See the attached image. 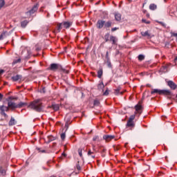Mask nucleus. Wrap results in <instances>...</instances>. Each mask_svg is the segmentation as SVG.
Segmentation results:
<instances>
[{
    "mask_svg": "<svg viewBox=\"0 0 177 177\" xmlns=\"http://www.w3.org/2000/svg\"><path fill=\"white\" fill-rule=\"evenodd\" d=\"M154 93H158V95H164L167 97V99H172L174 97V94L169 90H160L158 88L152 89L151 91V95H154Z\"/></svg>",
    "mask_w": 177,
    "mask_h": 177,
    "instance_id": "1",
    "label": "nucleus"
},
{
    "mask_svg": "<svg viewBox=\"0 0 177 177\" xmlns=\"http://www.w3.org/2000/svg\"><path fill=\"white\" fill-rule=\"evenodd\" d=\"M28 107L32 109V110L41 113V111H42V102L40 100H34L33 102H30Z\"/></svg>",
    "mask_w": 177,
    "mask_h": 177,
    "instance_id": "2",
    "label": "nucleus"
},
{
    "mask_svg": "<svg viewBox=\"0 0 177 177\" xmlns=\"http://www.w3.org/2000/svg\"><path fill=\"white\" fill-rule=\"evenodd\" d=\"M135 115H132L129 118L126 127L127 128H133L135 127V122H133V120H135Z\"/></svg>",
    "mask_w": 177,
    "mask_h": 177,
    "instance_id": "3",
    "label": "nucleus"
},
{
    "mask_svg": "<svg viewBox=\"0 0 177 177\" xmlns=\"http://www.w3.org/2000/svg\"><path fill=\"white\" fill-rule=\"evenodd\" d=\"M61 68L62 65L59 64H51L48 68V70H50L51 71H56V70H60Z\"/></svg>",
    "mask_w": 177,
    "mask_h": 177,
    "instance_id": "4",
    "label": "nucleus"
},
{
    "mask_svg": "<svg viewBox=\"0 0 177 177\" xmlns=\"http://www.w3.org/2000/svg\"><path fill=\"white\" fill-rule=\"evenodd\" d=\"M38 8H39V4L36 3L30 10L27 12V13H29L30 15H34V13L38 10Z\"/></svg>",
    "mask_w": 177,
    "mask_h": 177,
    "instance_id": "5",
    "label": "nucleus"
},
{
    "mask_svg": "<svg viewBox=\"0 0 177 177\" xmlns=\"http://www.w3.org/2000/svg\"><path fill=\"white\" fill-rule=\"evenodd\" d=\"M167 85L169 86L170 89L175 91L177 88V85L172 80L167 81Z\"/></svg>",
    "mask_w": 177,
    "mask_h": 177,
    "instance_id": "6",
    "label": "nucleus"
},
{
    "mask_svg": "<svg viewBox=\"0 0 177 177\" xmlns=\"http://www.w3.org/2000/svg\"><path fill=\"white\" fill-rule=\"evenodd\" d=\"M115 138V136H111V135H104L103 136V139L106 140V142H111L113 139Z\"/></svg>",
    "mask_w": 177,
    "mask_h": 177,
    "instance_id": "7",
    "label": "nucleus"
},
{
    "mask_svg": "<svg viewBox=\"0 0 177 177\" xmlns=\"http://www.w3.org/2000/svg\"><path fill=\"white\" fill-rule=\"evenodd\" d=\"M97 28L102 29V27H104V21L103 20H98L96 24Z\"/></svg>",
    "mask_w": 177,
    "mask_h": 177,
    "instance_id": "8",
    "label": "nucleus"
},
{
    "mask_svg": "<svg viewBox=\"0 0 177 177\" xmlns=\"http://www.w3.org/2000/svg\"><path fill=\"white\" fill-rule=\"evenodd\" d=\"M62 26L64 28H70L73 26V22L71 21H64L62 22Z\"/></svg>",
    "mask_w": 177,
    "mask_h": 177,
    "instance_id": "9",
    "label": "nucleus"
},
{
    "mask_svg": "<svg viewBox=\"0 0 177 177\" xmlns=\"http://www.w3.org/2000/svg\"><path fill=\"white\" fill-rule=\"evenodd\" d=\"M8 107H10V109H12V110H15V109H17V104L12 101L8 102Z\"/></svg>",
    "mask_w": 177,
    "mask_h": 177,
    "instance_id": "10",
    "label": "nucleus"
},
{
    "mask_svg": "<svg viewBox=\"0 0 177 177\" xmlns=\"http://www.w3.org/2000/svg\"><path fill=\"white\" fill-rule=\"evenodd\" d=\"M136 112L135 114H142V105L137 104L135 106Z\"/></svg>",
    "mask_w": 177,
    "mask_h": 177,
    "instance_id": "11",
    "label": "nucleus"
},
{
    "mask_svg": "<svg viewBox=\"0 0 177 177\" xmlns=\"http://www.w3.org/2000/svg\"><path fill=\"white\" fill-rule=\"evenodd\" d=\"M56 140V137L53 136H48L47 138L45 140L46 143H50V142H53V140Z\"/></svg>",
    "mask_w": 177,
    "mask_h": 177,
    "instance_id": "12",
    "label": "nucleus"
},
{
    "mask_svg": "<svg viewBox=\"0 0 177 177\" xmlns=\"http://www.w3.org/2000/svg\"><path fill=\"white\" fill-rule=\"evenodd\" d=\"M109 41L112 42V45H117L118 39L114 36H110Z\"/></svg>",
    "mask_w": 177,
    "mask_h": 177,
    "instance_id": "13",
    "label": "nucleus"
},
{
    "mask_svg": "<svg viewBox=\"0 0 177 177\" xmlns=\"http://www.w3.org/2000/svg\"><path fill=\"white\" fill-rule=\"evenodd\" d=\"M21 78H22L21 75H16L15 76H12L11 77V80L14 82H16L19 81V80H21Z\"/></svg>",
    "mask_w": 177,
    "mask_h": 177,
    "instance_id": "14",
    "label": "nucleus"
},
{
    "mask_svg": "<svg viewBox=\"0 0 177 177\" xmlns=\"http://www.w3.org/2000/svg\"><path fill=\"white\" fill-rule=\"evenodd\" d=\"M17 122H16V120H15V118L11 117L9 122H8V125L9 127H13V125H16Z\"/></svg>",
    "mask_w": 177,
    "mask_h": 177,
    "instance_id": "15",
    "label": "nucleus"
},
{
    "mask_svg": "<svg viewBox=\"0 0 177 177\" xmlns=\"http://www.w3.org/2000/svg\"><path fill=\"white\" fill-rule=\"evenodd\" d=\"M96 152H93L92 151V150L88 149L87 155L88 156V157H91V158H95V157H96V155H95Z\"/></svg>",
    "mask_w": 177,
    "mask_h": 177,
    "instance_id": "16",
    "label": "nucleus"
},
{
    "mask_svg": "<svg viewBox=\"0 0 177 177\" xmlns=\"http://www.w3.org/2000/svg\"><path fill=\"white\" fill-rule=\"evenodd\" d=\"M64 28L63 27V24H58L57 25V29L55 30V32H60V31H62V29Z\"/></svg>",
    "mask_w": 177,
    "mask_h": 177,
    "instance_id": "17",
    "label": "nucleus"
},
{
    "mask_svg": "<svg viewBox=\"0 0 177 177\" xmlns=\"http://www.w3.org/2000/svg\"><path fill=\"white\" fill-rule=\"evenodd\" d=\"M6 174V170L2 167V166H0V176H5Z\"/></svg>",
    "mask_w": 177,
    "mask_h": 177,
    "instance_id": "18",
    "label": "nucleus"
},
{
    "mask_svg": "<svg viewBox=\"0 0 177 177\" xmlns=\"http://www.w3.org/2000/svg\"><path fill=\"white\" fill-rule=\"evenodd\" d=\"M111 24H113L111 21H108L107 22L104 21V26L105 28H110V27H111Z\"/></svg>",
    "mask_w": 177,
    "mask_h": 177,
    "instance_id": "19",
    "label": "nucleus"
},
{
    "mask_svg": "<svg viewBox=\"0 0 177 177\" xmlns=\"http://www.w3.org/2000/svg\"><path fill=\"white\" fill-rule=\"evenodd\" d=\"M9 111V107L5 106L3 105L0 106V111H1V113H5V111Z\"/></svg>",
    "mask_w": 177,
    "mask_h": 177,
    "instance_id": "20",
    "label": "nucleus"
},
{
    "mask_svg": "<svg viewBox=\"0 0 177 177\" xmlns=\"http://www.w3.org/2000/svg\"><path fill=\"white\" fill-rule=\"evenodd\" d=\"M17 109H21V107H24L25 106H27L26 102H21L19 104H17Z\"/></svg>",
    "mask_w": 177,
    "mask_h": 177,
    "instance_id": "21",
    "label": "nucleus"
},
{
    "mask_svg": "<svg viewBox=\"0 0 177 177\" xmlns=\"http://www.w3.org/2000/svg\"><path fill=\"white\" fill-rule=\"evenodd\" d=\"M115 20H116V21H120V20H121V14H120V13L115 14Z\"/></svg>",
    "mask_w": 177,
    "mask_h": 177,
    "instance_id": "22",
    "label": "nucleus"
},
{
    "mask_svg": "<svg viewBox=\"0 0 177 177\" xmlns=\"http://www.w3.org/2000/svg\"><path fill=\"white\" fill-rule=\"evenodd\" d=\"M27 24H28V21L27 20L23 21L22 22H21V27H22V28H26V27L27 26Z\"/></svg>",
    "mask_w": 177,
    "mask_h": 177,
    "instance_id": "23",
    "label": "nucleus"
},
{
    "mask_svg": "<svg viewBox=\"0 0 177 177\" xmlns=\"http://www.w3.org/2000/svg\"><path fill=\"white\" fill-rule=\"evenodd\" d=\"M103 75V68H100L97 71V77L98 78H102Z\"/></svg>",
    "mask_w": 177,
    "mask_h": 177,
    "instance_id": "24",
    "label": "nucleus"
},
{
    "mask_svg": "<svg viewBox=\"0 0 177 177\" xmlns=\"http://www.w3.org/2000/svg\"><path fill=\"white\" fill-rule=\"evenodd\" d=\"M149 9L150 10H156V9H157V5H156L155 3L150 4Z\"/></svg>",
    "mask_w": 177,
    "mask_h": 177,
    "instance_id": "25",
    "label": "nucleus"
},
{
    "mask_svg": "<svg viewBox=\"0 0 177 177\" xmlns=\"http://www.w3.org/2000/svg\"><path fill=\"white\" fill-rule=\"evenodd\" d=\"M104 40H105V42H109V41H110V33H106L104 37Z\"/></svg>",
    "mask_w": 177,
    "mask_h": 177,
    "instance_id": "26",
    "label": "nucleus"
},
{
    "mask_svg": "<svg viewBox=\"0 0 177 177\" xmlns=\"http://www.w3.org/2000/svg\"><path fill=\"white\" fill-rule=\"evenodd\" d=\"M97 88H98L100 91L104 88V84H103V82H101L97 85Z\"/></svg>",
    "mask_w": 177,
    "mask_h": 177,
    "instance_id": "27",
    "label": "nucleus"
},
{
    "mask_svg": "<svg viewBox=\"0 0 177 177\" xmlns=\"http://www.w3.org/2000/svg\"><path fill=\"white\" fill-rule=\"evenodd\" d=\"M141 35L142 37H150V33H149V30H147L146 32H141Z\"/></svg>",
    "mask_w": 177,
    "mask_h": 177,
    "instance_id": "28",
    "label": "nucleus"
},
{
    "mask_svg": "<svg viewBox=\"0 0 177 177\" xmlns=\"http://www.w3.org/2000/svg\"><path fill=\"white\" fill-rule=\"evenodd\" d=\"M21 62V58H18L17 59H14L12 64H17V63Z\"/></svg>",
    "mask_w": 177,
    "mask_h": 177,
    "instance_id": "29",
    "label": "nucleus"
},
{
    "mask_svg": "<svg viewBox=\"0 0 177 177\" xmlns=\"http://www.w3.org/2000/svg\"><path fill=\"white\" fill-rule=\"evenodd\" d=\"M52 109H53L55 110V111H57V110H59V107L58 104H53Z\"/></svg>",
    "mask_w": 177,
    "mask_h": 177,
    "instance_id": "30",
    "label": "nucleus"
},
{
    "mask_svg": "<svg viewBox=\"0 0 177 177\" xmlns=\"http://www.w3.org/2000/svg\"><path fill=\"white\" fill-rule=\"evenodd\" d=\"M94 106H100V101L99 100H95L93 102Z\"/></svg>",
    "mask_w": 177,
    "mask_h": 177,
    "instance_id": "31",
    "label": "nucleus"
},
{
    "mask_svg": "<svg viewBox=\"0 0 177 177\" xmlns=\"http://www.w3.org/2000/svg\"><path fill=\"white\" fill-rule=\"evenodd\" d=\"M5 6V0H0V9Z\"/></svg>",
    "mask_w": 177,
    "mask_h": 177,
    "instance_id": "32",
    "label": "nucleus"
},
{
    "mask_svg": "<svg viewBox=\"0 0 177 177\" xmlns=\"http://www.w3.org/2000/svg\"><path fill=\"white\" fill-rule=\"evenodd\" d=\"M120 88H117L116 90H115V95H122V93H124L123 92H120Z\"/></svg>",
    "mask_w": 177,
    "mask_h": 177,
    "instance_id": "33",
    "label": "nucleus"
},
{
    "mask_svg": "<svg viewBox=\"0 0 177 177\" xmlns=\"http://www.w3.org/2000/svg\"><path fill=\"white\" fill-rule=\"evenodd\" d=\"M61 71H62L63 73H64L65 74H68L70 73V71L67 69H64L63 68V67H62L61 69H59Z\"/></svg>",
    "mask_w": 177,
    "mask_h": 177,
    "instance_id": "34",
    "label": "nucleus"
},
{
    "mask_svg": "<svg viewBox=\"0 0 177 177\" xmlns=\"http://www.w3.org/2000/svg\"><path fill=\"white\" fill-rule=\"evenodd\" d=\"M78 154L80 156V157H81V158H82L83 156H82V148H80L78 149Z\"/></svg>",
    "mask_w": 177,
    "mask_h": 177,
    "instance_id": "35",
    "label": "nucleus"
},
{
    "mask_svg": "<svg viewBox=\"0 0 177 177\" xmlns=\"http://www.w3.org/2000/svg\"><path fill=\"white\" fill-rule=\"evenodd\" d=\"M138 60H140V62H142V60H145V55H138Z\"/></svg>",
    "mask_w": 177,
    "mask_h": 177,
    "instance_id": "36",
    "label": "nucleus"
},
{
    "mask_svg": "<svg viewBox=\"0 0 177 177\" xmlns=\"http://www.w3.org/2000/svg\"><path fill=\"white\" fill-rule=\"evenodd\" d=\"M76 169H77V171H81V166L80 165V161H78L76 165Z\"/></svg>",
    "mask_w": 177,
    "mask_h": 177,
    "instance_id": "37",
    "label": "nucleus"
},
{
    "mask_svg": "<svg viewBox=\"0 0 177 177\" xmlns=\"http://www.w3.org/2000/svg\"><path fill=\"white\" fill-rule=\"evenodd\" d=\"M61 139L62 140H64L66 139V133H62L61 134Z\"/></svg>",
    "mask_w": 177,
    "mask_h": 177,
    "instance_id": "38",
    "label": "nucleus"
},
{
    "mask_svg": "<svg viewBox=\"0 0 177 177\" xmlns=\"http://www.w3.org/2000/svg\"><path fill=\"white\" fill-rule=\"evenodd\" d=\"M113 149L115 151H118V150H120V147L113 145Z\"/></svg>",
    "mask_w": 177,
    "mask_h": 177,
    "instance_id": "39",
    "label": "nucleus"
},
{
    "mask_svg": "<svg viewBox=\"0 0 177 177\" xmlns=\"http://www.w3.org/2000/svg\"><path fill=\"white\" fill-rule=\"evenodd\" d=\"M142 23H145V24H150V21H147L146 19H142Z\"/></svg>",
    "mask_w": 177,
    "mask_h": 177,
    "instance_id": "40",
    "label": "nucleus"
},
{
    "mask_svg": "<svg viewBox=\"0 0 177 177\" xmlns=\"http://www.w3.org/2000/svg\"><path fill=\"white\" fill-rule=\"evenodd\" d=\"M93 140L94 142H96V140H99V136H94V137L93 138Z\"/></svg>",
    "mask_w": 177,
    "mask_h": 177,
    "instance_id": "41",
    "label": "nucleus"
},
{
    "mask_svg": "<svg viewBox=\"0 0 177 177\" xmlns=\"http://www.w3.org/2000/svg\"><path fill=\"white\" fill-rule=\"evenodd\" d=\"M96 147L95 146V145H93V152L94 153H97V151L96 150Z\"/></svg>",
    "mask_w": 177,
    "mask_h": 177,
    "instance_id": "42",
    "label": "nucleus"
},
{
    "mask_svg": "<svg viewBox=\"0 0 177 177\" xmlns=\"http://www.w3.org/2000/svg\"><path fill=\"white\" fill-rule=\"evenodd\" d=\"M103 95H104V96L109 95V90H106L105 92H104Z\"/></svg>",
    "mask_w": 177,
    "mask_h": 177,
    "instance_id": "43",
    "label": "nucleus"
},
{
    "mask_svg": "<svg viewBox=\"0 0 177 177\" xmlns=\"http://www.w3.org/2000/svg\"><path fill=\"white\" fill-rule=\"evenodd\" d=\"M117 30H118V28H111L112 32H114V31H117Z\"/></svg>",
    "mask_w": 177,
    "mask_h": 177,
    "instance_id": "44",
    "label": "nucleus"
},
{
    "mask_svg": "<svg viewBox=\"0 0 177 177\" xmlns=\"http://www.w3.org/2000/svg\"><path fill=\"white\" fill-rule=\"evenodd\" d=\"M3 73H5V70H3V69L0 70V75H2V74H3Z\"/></svg>",
    "mask_w": 177,
    "mask_h": 177,
    "instance_id": "45",
    "label": "nucleus"
},
{
    "mask_svg": "<svg viewBox=\"0 0 177 177\" xmlns=\"http://www.w3.org/2000/svg\"><path fill=\"white\" fill-rule=\"evenodd\" d=\"M3 35H5V34H1L0 35V41H1V39H3Z\"/></svg>",
    "mask_w": 177,
    "mask_h": 177,
    "instance_id": "46",
    "label": "nucleus"
},
{
    "mask_svg": "<svg viewBox=\"0 0 177 177\" xmlns=\"http://www.w3.org/2000/svg\"><path fill=\"white\" fill-rule=\"evenodd\" d=\"M2 115H4V117H8V115L5 112H1Z\"/></svg>",
    "mask_w": 177,
    "mask_h": 177,
    "instance_id": "47",
    "label": "nucleus"
},
{
    "mask_svg": "<svg viewBox=\"0 0 177 177\" xmlns=\"http://www.w3.org/2000/svg\"><path fill=\"white\" fill-rule=\"evenodd\" d=\"M2 99H3V95L0 93V102L2 100Z\"/></svg>",
    "mask_w": 177,
    "mask_h": 177,
    "instance_id": "48",
    "label": "nucleus"
},
{
    "mask_svg": "<svg viewBox=\"0 0 177 177\" xmlns=\"http://www.w3.org/2000/svg\"><path fill=\"white\" fill-rule=\"evenodd\" d=\"M102 153H106V149L103 148L102 150Z\"/></svg>",
    "mask_w": 177,
    "mask_h": 177,
    "instance_id": "49",
    "label": "nucleus"
},
{
    "mask_svg": "<svg viewBox=\"0 0 177 177\" xmlns=\"http://www.w3.org/2000/svg\"><path fill=\"white\" fill-rule=\"evenodd\" d=\"M147 17H150V14H149V13H147Z\"/></svg>",
    "mask_w": 177,
    "mask_h": 177,
    "instance_id": "50",
    "label": "nucleus"
},
{
    "mask_svg": "<svg viewBox=\"0 0 177 177\" xmlns=\"http://www.w3.org/2000/svg\"><path fill=\"white\" fill-rule=\"evenodd\" d=\"M106 57H109V52H106Z\"/></svg>",
    "mask_w": 177,
    "mask_h": 177,
    "instance_id": "51",
    "label": "nucleus"
},
{
    "mask_svg": "<svg viewBox=\"0 0 177 177\" xmlns=\"http://www.w3.org/2000/svg\"><path fill=\"white\" fill-rule=\"evenodd\" d=\"M39 151H40V153H45V150H41Z\"/></svg>",
    "mask_w": 177,
    "mask_h": 177,
    "instance_id": "52",
    "label": "nucleus"
},
{
    "mask_svg": "<svg viewBox=\"0 0 177 177\" xmlns=\"http://www.w3.org/2000/svg\"><path fill=\"white\" fill-rule=\"evenodd\" d=\"M146 12H147V11H146L145 10H143V12H144V13H146Z\"/></svg>",
    "mask_w": 177,
    "mask_h": 177,
    "instance_id": "53",
    "label": "nucleus"
},
{
    "mask_svg": "<svg viewBox=\"0 0 177 177\" xmlns=\"http://www.w3.org/2000/svg\"><path fill=\"white\" fill-rule=\"evenodd\" d=\"M50 15L49 13L47 14V17H49Z\"/></svg>",
    "mask_w": 177,
    "mask_h": 177,
    "instance_id": "54",
    "label": "nucleus"
},
{
    "mask_svg": "<svg viewBox=\"0 0 177 177\" xmlns=\"http://www.w3.org/2000/svg\"><path fill=\"white\" fill-rule=\"evenodd\" d=\"M111 66V63H109V66L110 67Z\"/></svg>",
    "mask_w": 177,
    "mask_h": 177,
    "instance_id": "55",
    "label": "nucleus"
},
{
    "mask_svg": "<svg viewBox=\"0 0 177 177\" xmlns=\"http://www.w3.org/2000/svg\"><path fill=\"white\" fill-rule=\"evenodd\" d=\"M43 92H44V93H45V88H43Z\"/></svg>",
    "mask_w": 177,
    "mask_h": 177,
    "instance_id": "56",
    "label": "nucleus"
},
{
    "mask_svg": "<svg viewBox=\"0 0 177 177\" xmlns=\"http://www.w3.org/2000/svg\"><path fill=\"white\" fill-rule=\"evenodd\" d=\"M62 155H64V156H66V153H62Z\"/></svg>",
    "mask_w": 177,
    "mask_h": 177,
    "instance_id": "57",
    "label": "nucleus"
},
{
    "mask_svg": "<svg viewBox=\"0 0 177 177\" xmlns=\"http://www.w3.org/2000/svg\"><path fill=\"white\" fill-rule=\"evenodd\" d=\"M129 2H131V0H128Z\"/></svg>",
    "mask_w": 177,
    "mask_h": 177,
    "instance_id": "58",
    "label": "nucleus"
},
{
    "mask_svg": "<svg viewBox=\"0 0 177 177\" xmlns=\"http://www.w3.org/2000/svg\"><path fill=\"white\" fill-rule=\"evenodd\" d=\"M176 99H177V94H176Z\"/></svg>",
    "mask_w": 177,
    "mask_h": 177,
    "instance_id": "59",
    "label": "nucleus"
},
{
    "mask_svg": "<svg viewBox=\"0 0 177 177\" xmlns=\"http://www.w3.org/2000/svg\"><path fill=\"white\" fill-rule=\"evenodd\" d=\"M145 3L143 4V6H145Z\"/></svg>",
    "mask_w": 177,
    "mask_h": 177,
    "instance_id": "60",
    "label": "nucleus"
},
{
    "mask_svg": "<svg viewBox=\"0 0 177 177\" xmlns=\"http://www.w3.org/2000/svg\"><path fill=\"white\" fill-rule=\"evenodd\" d=\"M165 68H167V66H165Z\"/></svg>",
    "mask_w": 177,
    "mask_h": 177,
    "instance_id": "61",
    "label": "nucleus"
}]
</instances>
